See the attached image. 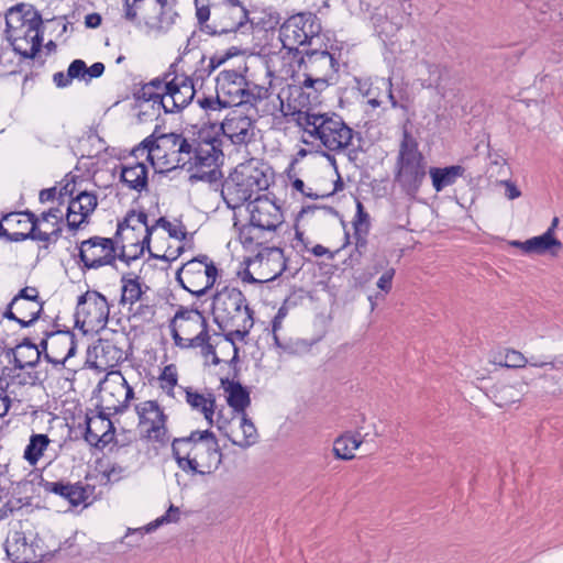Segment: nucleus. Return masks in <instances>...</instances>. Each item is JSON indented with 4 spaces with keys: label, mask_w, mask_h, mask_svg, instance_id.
<instances>
[{
    "label": "nucleus",
    "mask_w": 563,
    "mask_h": 563,
    "mask_svg": "<svg viewBox=\"0 0 563 563\" xmlns=\"http://www.w3.org/2000/svg\"><path fill=\"white\" fill-rule=\"evenodd\" d=\"M280 111L285 117H291V121L303 131L311 141L303 139L305 143L314 141L330 152H341L347 148L353 139V130L335 113L314 112L309 104L310 100H299L297 106H287L278 95Z\"/></svg>",
    "instance_id": "1"
},
{
    "label": "nucleus",
    "mask_w": 563,
    "mask_h": 563,
    "mask_svg": "<svg viewBox=\"0 0 563 563\" xmlns=\"http://www.w3.org/2000/svg\"><path fill=\"white\" fill-rule=\"evenodd\" d=\"M172 451L178 467L186 473L210 474L222 462L218 440L210 430H196L188 437L174 439Z\"/></svg>",
    "instance_id": "2"
},
{
    "label": "nucleus",
    "mask_w": 563,
    "mask_h": 563,
    "mask_svg": "<svg viewBox=\"0 0 563 563\" xmlns=\"http://www.w3.org/2000/svg\"><path fill=\"white\" fill-rule=\"evenodd\" d=\"M268 187L269 178L264 164L257 158H251L239 164L223 181L221 196L228 208L236 209Z\"/></svg>",
    "instance_id": "3"
},
{
    "label": "nucleus",
    "mask_w": 563,
    "mask_h": 563,
    "mask_svg": "<svg viewBox=\"0 0 563 563\" xmlns=\"http://www.w3.org/2000/svg\"><path fill=\"white\" fill-rule=\"evenodd\" d=\"M339 62L328 51L307 49L299 59V68L302 70V80L299 87H295L292 93H298L299 100H307L310 92H320L334 82L339 71Z\"/></svg>",
    "instance_id": "4"
},
{
    "label": "nucleus",
    "mask_w": 563,
    "mask_h": 563,
    "mask_svg": "<svg viewBox=\"0 0 563 563\" xmlns=\"http://www.w3.org/2000/svg\"><path fill=\"white\" fill-rule=\"evenodd\" d=\"M147 153L152 165L161 170L186 169L190 163V140L178 133L152 134L142 142V148L135 152Z\"/></svg>",
    "instance_id": "5"
},
{
    "label": "nucleus",
    "mask_w": 563,
    "mask_h": 563,
    "mask_svg": "<svg viewBox=\"0 0 563 563\" xmlns=\"http://www.w3.org/2000/svg\"><path fill=\"white\" fill-rule=\"evenodd\" d=\"M428 172V163L418 148L417 140L405 130L396 159L395 183L406 195L415 197Z\"/></svg>",
    "instance_id": "6"
},
{
    "label": "nucleus",
    "mask_w": 563,
    "mask_h": 563,
    "mask_svg": "<svg viewBox=\"0 0 563 563\" xmlns=\"http://www.w3.org/2000/svg\"><path fill=\"white\" fill-rule=\"evenodd\" d=\"M7 34L15 53L24 58H34L42 45L38 12L22 13L20 7L12 8L5 15Z\"/></svg>",
    "instance_id": "7"
},
{
    "label": "nucleus",
    "mask_w": 563,
    "mask_h": 563,
    "mask_svg": "<svg viewBox=\"0 0 563 563\" xmlns=\"http://www.w3.org/2000/svg\"><path fill=\"white\" fill-rule=\"evenodd\" d=\"M154 228L147 223L144 211H131L122 222H119L114 242L119 252V260L130 263L150 249L151 234Z\"/></svg>",
    "instance_id": "8"
},
{
    "label": "nucleus",
    "mask_w": 563,
    "mask_h": 563,
    "mask_svg": "<svg viewBox=\"0 0 563 563\" xmlns=\"http://www.w3.org/2000/svg\"><path fill=\"white\" fill-rule=\"evenodd\" d=\"M0 236L12 242L30 239L48 244L59 239V228L42 231L37 228L36 216L32 211L11 212L0 221Z\"/></svg>",
    "instance_id": "9"
},
{
    "label": "nucleus",
    "mask_w": 563,
    "mask_h": 563,
    "mask_svg": "<svg viewBox=\"0 0 563 563\" xmlns=\"http://www.w3.org/2000/svg\"><path fill=\"white\" fill-rule=\"evenodd\" d=\"M177 14L168 7V0H125L124 18L135 22L137 18L144 24L158 32L168 30Z\"/></svg>",
    "instance_id": "10"
},
{
    "label": "nucleus",
    "mask_w": 563,
    "mask_h": 563,
    "mask_svg": "<svg viewBox=\"0 0 563 563\" xmlns=\"http://www.w3.org/2000/svg\"><path fill=\"white\" fill-rule=\"evenodd\" d=\"M217 277L218 268L207 255L189 260L176 273V279L181 287L197 297L211 289Z\"/></svg>",
    "instance_id": "11"
},
{
    "label": "nucleus",
    "mask_w": 563,
    "mask_h": 563,
    "mask_svg": "<svg viewBox=\"0 0 563 563\" xmlns=\"http://www.w3.org/2000/svg\"><path fill=\"white\" fill-rule=\"evenodd\" d=\"M212 314L214 322L223 331L234 321L253 317L243 292L234 287H223L213 296Z\"/></svg>",
    "instance_id": "12"
},
{
    "label": "nucleus",
    "mask_w": 563,
    "mask_h": 563,
    "mask_svg": "<svg viewBox=\"0 0 563 563\" xmlns=\"http://www.w3.org/2000/svg\"><path fill=\"white\" fill-rule=\"evenodd\" d=\"M109 313L107 298L97 290H87L78 297L75 323L85 332L98 331L107 325Z\"/></svg>",
    "instance_id": "13"
},
{
    "label": "nucleus",
    "mask_w": 563,
    "mask_h": 563,
    "mask_svg": "<svg viewBox=\"0 0 563 563\" xmlns=\"http://www.w3.org/2000/svg\"><path fill=\"white\" fill-rule=\"evenodd\" d=\"M320 32L321 24L316 14L298 13L287 19L280 26L279 38L283 47L291 52L300 45L311 44L312 38Z\"/></svg>",
    "instance_id": "14"
},
{
    "label": "nucleus",
    "mask_w": 563,
    "mask_h": 563,
    "mask_svg": "<svg viewBox=\"0 0 563 563\" xmlns=\"http://www.w3.org/2000/svg\"><path fill=\"white\" fill-rule=\"evenodd\" d=\"M34 536V526L29 519H16L4 542L9 559L14 563H33L37 560L33 543L29 541Z\"/></svg>",
    "instance_id": "15"
},
{
    "label": "nucleus",
    "mask_w": 563,
    "mask_h": 563,
    "mask_svg": "<svg viewBox=\"0 0 563 563\" xmlns=\"http://www.w3.org/2000/svg\"><path fill=\"white\" fill-rule=\"evenodd\" d=\"M196 89L194 79L174 70V76L165 85V96H161L159 107L166 113H176L186 108L195 98Z\"/></svg>",
    "instance_id": "16"
},
{
    "label": "nucleus",
    "mask_w": 563,
    "mask_h": 563,
    "mask_svg": "<svg viewBox=\"0 0 563 563\" xmlns=\"http://www.w3.org/2000/svg\"><path fill=\"white\" fill-rule=\"evenodd\" d=\"M221 157L222 151L219 140H190V163L186 165V169L191 172L202 167H212L209 172L191 174L190 180L209 179L210 175L216 173V167Z\"/></svg>",
    "instance_id": "17"
},
{
    "label": "nucleus",
    "mask_w": 563,
    "mask_h": 563,
    "mask_svg": "<svg viewBox=\"0 0 563 563\" xmlns=\"http://www.w3.org/2000/svg\"><path fill=\"white\" fill-rule=\"evenodd\" d=\"M289 57L273 56L264 65L266 77L268 78L267 85L254 84L247 80V92L243 97V103L254 104L257 101L267 99L271 96L274 79H287L292 77L294 69L288 62Z\"/></svg>",
    "instance_id": "18"
},
{
    "label": "nucleus",
    "mask_w": 563,
    "mask_h": 563,
    "mask_svg": "<svg viewBox=\"0 0 563 563\" xmlns=\"http://www.w3.org/2000/svg\"><path fill=\"white\" fill-rule=\"evenodd\" d=\"M247 66L241 63L232 68L222 69L216 78V93L232 106L243 104V97L247 92Z\"/></svg>",
    "instance_id": "19"
},
{
    "label": "nucleus",
    "mask_w": 563,
    "mask_h": 563,
    "mask_svg": "<svg viewBox=\"0 0 563 563\" xmlns=\"http://www.w3.org/2000/svg\"><path fill=\"white\" fill-rule=\"evenodd\" d=\"M118 247L113 239L92 236L80 243L79 258L86 269H96L113 265L119 258Z\"/></svg>",
    "instance_id": "20"
},
{
    "label": "nucleus",
    "mask_w": 563,
    "mask_h": 563,
    "mask_svg": "<svg viewBox=\"0 0 563 563\" xmlns=\"http://www.w3.org/2000/svg\"><path fill=\"white\" fill-rule=\"evenodd\" d=\"M140 426L146 427L145 438L150 441L165 443L167 438V416L156 400H146L135 406Z\"/></svg>",
    "instance_id": "21"
},
{
    "label": "nucleus",
    "mask_w": 563,
    "mask_h": 563,
    "mask_svg": "<svg viewBox=\"0 0 563 563\" xmlns=\"http://www.w3.org/2000/svg\"><path fill=\"white\" fill-rule=\"evenodd\" d=\"M217 427L232 444L241 449H247L258 441L257 430L246 412L229 421L218 419Z\"/></svg>",
    "instance_id": "22"
},
{
    "label": "nucleus",
    "mask_w": 563,
    "mask_h": 563,
    "mask_svg": "<svg viewBox=\"0 0 563 563\" xmlns=\"http://www.w3.org/2000/svg\"><path fill=\"white\" fill-rule=\"evenodd\" d=\"M221 131L233 145H247L255 137V121L242 110L234 109L221 122Z\"/></svg>",
    "instance_id": "23"
},
{
    "label": "nucleus",
    "mask_w": 563,
    "mask_h": 563,
    "mask_svg": "<svg viewBox=\"0 0 563 563\" xmlns=\"http://www.w3.org/2000/svg\"><path fill=\"white\" fill-rule=\"evenodd\" d=\"M249 266L258 275L261 283L274 280L286 269V258L279 247H263L253 258Z\"/></svg>",
    "instance_id": "24"
},
{
    "label": "nucleus",
    "mask_w": 563,
    "mask_h": 563,
    "mask_svg": "<svg viewBox=\"0 0 563 563\" xmlns=\"http://www.w3.org/2000/svg\"><path fill=\"white\" fill-rule=\"evenodd\" d=\"M250 223L261 231H275L284 221L280 208L266 196H257L247 205Z\"/></svg>",
    "instance_id": "25"
},
{
    "label": "nucleus",
    "mask_w": 563,
    "mask_h": 563,
    "mask_svg": "<svg viewBox=\"0 0 563 563\" xmlns=\"http://www.w3.org/2000/svg\"><path fill=\"white\" fill-rule=\"evenodd\" d=\"M217 32L225 34L238 31L249 21V12L239 0H224L213 5Z\"/></svg>",
    "instance_id": "26"
},
{
    "label": "nucleus",
    "mask_w": 563,
    "mask_h": 563,
    "mask_svg": "<svg viewBox=\"0 0 563 563\" xmlns=\"http://www.w3.org/2000/svg\"><path fill=\"white\" fill-rule=\"evenodd\" d=\"M170 325L180 331L184 335L192 338L199 336L203 341V336L209 332L208 322L205 316L196 309L178 310Z\"/></svg>",
    "instance_id": "27"
},
{
    "label": "nucleus",
    "mask_w": 563,
    "mask_h": 563,
    "mask_svg": "<svg viewBox=\"0 0 563 563\" xmlns=\"http://www.w3.org/2000/svg\"><path fill=\"white\" fill-rule=\"evenodd\" d=\"M76 335L71 331L51 332V350L45 360L54 365H64L76 352Z\"/></svg>",
    "instance_id": "28"
},
{
    "label": "nucleus",
    "mask_w": 563,
    "mask_h": 563,
    "mask_svg": "<svg viewBox=\"0 0 563 563\" xmlns=\"http://www.w3.org/2000/svg\"><path fill=\"white\" fill-rule=\"evenodd\" d=\"M133 397V388L122 377L121 382L110 384L103 389L101 401L108 413H119L128 408V404Z\"/></svg>",
    "instance_id": "29"
},
{
    "label": "nucleus",
    "mask_w": 563,
    "mask_h": 563,
    "mask_svg": "<svg viewBox=\"0 0 563 563\" xmlns=\"http://www.w3.org/2000/svg\"><path fill=\"white\" fill-rule=\"evenodd\" d=\"M86 423L85 440L89 444L98 446L101 443L104 446L112 440L113 426L104 412L92 418L87 417Z\"/></svg>",
    "instance_id": "30"
},
{
    "label": "nucleus",
    "mask_w": 563,
    "mask_h": 563,
    "mask_svg": "<svg viewBox=\"0 0 563 563\" xmlns=\"http://www.w3.org/2000/svg\"><path fill=\"white\" fill-rule=\"evenodd\" d=\"M120 178L122 183L130 189L142 192L147 189L148 169L144 163L135 162L133 164H124L121 166Z\"/></svg>",
    "instance_id": "31"
},
{
    "label": "nucleus",
    "mask_w": 563,
    "mask_h": 563,
    "mask_svg": "<svg viewBox=\"0 0 563 563\" xmlns=\"http://www.w3.org/2000/svg\"><path fill=\"white\" fill-rule=\"evenodd\" d=\"M221 386L227 394L228 405L238 413H245L246 408L251 404L250 393L241 383L230 380L229 378L221 379Z\"/></svg>",
    "instance_id": "32"
},
{
    "label": "nucleus",
    "mask_w": 563,
    "mask_h": 563,
    "mask_svg": "<svg viewBox=\"0 0 563 563\" xmlns=\"http://www.w3.org/2000/svg\"><path fill=\"white\" fill-rule=\"evenodd\" d=\"M45 489L64 497L71 506H78L88 498L87 487L79 483L51 482L45 484Z\"/></svg>",
    "instance_id": "33"
},
{
    "label": "nucleus",
    "mask_w": 563,
    "mask_h": 563,
    "mask_svg": "<svg viewBox=\"0 0 563 563\" xmlns=\"http://www.w3.org/2000/svg\"><path fill=\"white\" fill-rule=\"evenodd\" d=\"M14 352V367L11 372L23 371L25 367H34L42 356V350L36 347L30 339H24L16 345Z\"/></svg>",
    "instance_id": "34"
},
{
    "label": "nucleus",
    "mask_w": 563,
    "mask_h": 563,
    "mask_svg": "<svg viewBox=\"0 0 563 563\" xmlns=\"http://www.w3.org/2000/svg\"><path fill=\"white\" fill-rule=\"evenodd\" d=\"M464 167L461 165H452L446 167H430L428 174L430 175L432 187L437 192L442 191L444 188L452 186L456 180L464 175Z\"/></svg>",
    "instance_id": "35"
},
{
    "label": "nucleus",
    "mask_w": 563,
    "mask_h": 563,
    "mask_svg": "<svg viewBox=\"0 0 563 563\" xmlns=\"http://www.w3.org/2000/svg\"><path fill=\"white\" fill-rule=\"evenodd\" d=\"M186 401L189 406L200 411L210 426L213 424V415L216 410V397L211 391L200 394L191 388H186Z\"/></svg>",
    "instance_id": "36"
},
{
    "label": "nucleus",
    "mask_w": 563,
    "mask_h": 563,
    "mask_svg": "<svg viewBox=\"0 0 563 563\" xmlns=\"http://www.w3.org/2000/svg\"><path fill=\"white\" fill-rule=\"evenodd\" d=\"M11 308H14L16 313L20 317L19 324L22 328L30 327L33 324L42 309H43V301H23L21 299H12L11 300Z\"/></svg>",
    "instance_id": "37"
},
{
    "label": "nucleus",
    "mask_w": 563,
    "mask_h": 563,
    "mask_svg": "<svg viewBox=\"0 0 563 563\" xmlns=\"http://www.w3.org/2000/svg\"><path fill=\"white\" fill-rule=\"evenodd\" d=\"M362 444L358 435L344 433L334 440L332 452L338 460L350 461L355 457L354 451Z\"/></svg>",
    "instance_id": "38"
},
{
    "label": "nucleus",
    "mask_w": 563,
    "mask_h": 563,
    "mask_svg": "<svg viewBox=\"0 0 563 563\" xmlns=\"http://www.w3.org/2000/svg\"><path fill=\"white\" fill-rule=\"evenodd\" d=\"M88 67L82 59H75L68 66L67 73L58 71L53 75L54 84L59 88L69 86L73 79L88 81L87 79Z\"/></svg>",
    "instance_id": "39"
},
{
    "label": "nucleus",
    "mask_w": 563,
    "mask_h": 563,
    "mask_svg": "<svg viewBox=\"0 0 563 563\" xmlns=\"http://www.w3.org/2000/svg\"><path fill=\"white\" fill-rule=\"evenodd\" d=\"M529 240V255L537 254L543 255L550 253L551 255H556L559 251L563 247L562 242L559 241L555 236L550 233H543L539 236H533Z\"/></svg>",
    "instance_id": "40"
},
{
    "label": "nucleus",
    "mask_w": 563,
    "mask_h": 563,
    "mask_svg": "<svg viewBox=\"0 0 563 563\" xmlns=\"http://www.w3.org/2000/svg\"><path fill=\"white\" fill-rule=\"evenodd\" d=\"M51 443L46 434H32L30 442L24 450V459L31 464L35 465L43 456L44 451Z\"/></svg>",
    "instance_id": "41"
},
{
    "label": "nucleus",
    "mask_w": 563,
    "mask_h": 563,
    "mask_svg": "<svg viewBox=\"0 0 563 563\" xmlns=\"http://www.w3.org/2000/svg\"><path fill=\"white\" fill-rule=\"evenodd\" d=\"M254 319L253 317L241 319L240 321H234L229 325L230 330L225 335V340L229 341L234 350L233 360L238 357V347L235 346L234 340L243 341L245 336L250 333V330L253 328Z\"/></svg>",
    "instance_id": "42"
},
{
    "label": "nucleus",
    "mask_w": 563,
    "mask_h": 563,
    "mask_svg": "<svg viewBox=\"0 0 563 563\" xmlns=\"http://www.w3.org/2000/svg\"><path fill=\"white\" fill-rule=\"evenodd\" d=\"M122 288H121V299L120 302L122 305H133L139 301L142 297V287L137 277H128L122 276L121 278Z\"/></svg>",
    "instance_id": "43"
},
{
    "label": "nucleus",
    "mask_w": 563,
    "mask_h": 563,
    "mask_svg": "<svg viewBox=\"0 0 563 563\" xmlns=\"http://www.w3.org/2000/svg\"><path fill=\"white\" fill-rule=\"evenodd\" d=\"M493 393V399L499 407L511 405L520 399V391L512 385L500 384L496 385Z\"/></svg>",
    "instance_id": "44"
},
{
    "label": "nucleus",
    "mask_w": 563,
    "mask_h": 563,
    "mask_svg": "<svg viewBox=\"0 0 563 563\" xmlns=\"http://www.w3.org/2000/svg\"><path fill=\"white\" fill-rule=\"evenodd\" d=\"M68 203L78 209V211H82L87 216H90L97 208L98 200L93 192L81 190L76 195V197L71 198Z\"/></svg>",
    "instance_id": "45"
},
{
    "label": "nucleus",
    "mask_w": 563,
    "mask_h": 563,
    "mask_svg": "<svg viewBox=\"0 0 563 563\" xmlns=\"http://www.w3.org/2000/svg\"><path fill=\"white\" fill-rule=\"evenodd\" d=\"M96 350H100V354H97V357L104 361V365L112 367L122 358V351L106 341L102 342Z\"/></svg>",
    "instance_id": "46"
},
{
    "label": "nucleus",
    "mask_w": 563,
    "mask_h": 563,
    "mask_svg": "<svg viewBox=\"0 0 563 563\" xmlns=\"http://www.w3.org/2000/svg\"><path fill=\"white\" fill-rule=\"evenodd\" d=\"M496 363L508 368H523L530 363V361H528L520 351L506 349L504 352V360Z\"/></svg>",
    "instance_id": "47"
},
{
    "label": "nucleus",
    "mask_w": 563,
    "mask_h": 563,
    "mask_svg": "<svg viewBox=\"0 0 563 563\" xmlns=\"http://www.w3.org/2000/svg\"><path fill=\"white\" fill-rule=\"evenodd\" d=\"M197 103L201 109L206 111L208 115H211L213 112L221 111L222 109L231 107L228 103V101L221 98V96L218 93L216 95V97L198 98Z\"/></svg>",
    "instance_id": "48"
},
{
    "label": "nucleus",
    "mask_w": 563,
    "mask_h": 563,
    "mask_svg": "<svg viewBox=\"0 0 563 563\" xmlns=\"http://www.w3.org/2000/svg\"><path fill=\"white\" fill-rule=\"evenodd\" d=\"M234 54H232L230 51L225 52L223 54H214L212 55L207 66L202 70H197L195 75L197 78H203V75L210 76L217 68L224 65L231 57H233Z\"/></svg>",
    "instance_id": "49"
},
{
    "label": "nucleus",
    "mask_w": 563,
    "mask_h": 563,
    "mask_svg": "<svg viewBox=\"0 0 563 563\" xmlns=\"http://www.w3.org/2000/svg\"><path fill=\"white\" fill-rule=\"evenodd\" d=\"M161 386L166 389L168 394L174 389L178 382L177 367L174 364L166 365L159 376Z\"/></svg>",
    "instance_id": "50"
},
{
    "label": "nucleus",
    "mask_w": 563,
    "mask_h": 563,
    "mask_svg": "<svg viewBox=\"0 0 563 563\" xmlns=\"http://www.w3.org/2000/svg\"><path fill=\"white\" fill-rule=\"evenodd\" d=\"M88 218L85 212L78 211L70 203L67 207L66 221L69 230L75 231L80 228L81 224L88 223Z\"/></svg>",
    "instance_id": "51"
},
{
    "label": "nucleus",
    "mask_w": 563,
    "mask_h": 563,
    "mask_svg": "<svg viewBox=\"0 0 563 563\" xmlns=\"http://www.w3.org/2000/svg\"><path fill=\"white\" fill-rule=\"evenodd\" d=\"M353 229L357 232H368L371 227L369 214L365 211V208L361 201L356 202V214L353 220Z\"/></svg>",
    "instance_id": "52"
},
{
    "label": "nucleus",
    "mask_w": 563,
    "mask_h": 563,
    "mask_svg": "<svg viewBox=\"0 0 563 563\" xmlns=\"http://www.w3.org/2000/svg\"><path fill=\"white\" fill-rule=\"evenodd\" d=\"M170 332L175 345L180 349H195L198 347L199 344H201V339L199 336H186L173 325H170Z\"/></svg>",
    "instance_id": "53"
},
{
    "label": "nucleus",
    "mask_w": 563,
    "mask_h": 563,
    "mask_svg": "<svg viewBox=\"0 0 563 563\" xmlns=\"http://www.w3.org/2000/svg\"><path fill=\"white\" fill-rule=\"evenodd\" d=\"M179 516H180L179 508L172 505L164 516H162V517L157 518L155 521L148 523L145 528V531L151 532L163 523L177 522L179 520Z\"/></svg>",
    "instance_id": "54"
},
{
    "label": "nucleus",
    "mask_w": 563,
    "mask_h": 563,
    "mask_svg": "<svg viewBox=\"0 0 563 563\" xmlns=\"http://www.w3.org/2000/svg\"><path fill=\"white\" fill-rule=\"evenodd\" d=\"M280 327V320L279 316L275 317L273 321V333H274V341L275 344L280 347L283 351L289 353V354H296L300 352L306 345L303 343H295V344H284L280 342L278 335H277V329Z\"/></svg>",
    "instance_id": "55"
},
{
    "label": "nucleus",
    "mask_w": 563,
    "mask_h": 563,
    "mask_svg": "<svg viewBox=\"0 0 563 563\" xmlns=\"http://www.w3.org/2000/svg\"><path fill=\"white\" fill-rule=\"evenodd\" d=\"M258 228H255L250 223L241 229L239 240L245 247H249L258 239Z\"/></svg>",
    "instance_id": "56"
},
{
    "label": "nucleus",
    "mask_w": 563,
    "mask_h": 563,
    "mask_svg": "<svg viewBox=\"0 0 563 563\" xmlns=\"http://www.w3.org/2000/svg\"><path fill=\"white\" fill-rule=\"evenodd\" d=\"M76 191V179L75 176L66 175L62 180L60 188L58 190V198L64 199L65 197L73 198Z\"/></svg>",
    "instance_id": "57"
},
{
    "label": "nucleus",
    "mask_w": 563,
    "mask_h": 563,
    "mask_svg": "<svg viewBox=\"0 0 563 563\" xmlns=\"http://www.w3.org/2000/svg\"><path fill=\"white\" fill-rule=\"evenodd\" d=\"M161 96H165V92L155 91V89H153L147 82L141 88L139 98L145 101H152L153 104H157L159 107Z\"/></svg>",
    "instance_id": "58"
},
{
    "label": "nucleus",
    "mask_w": 563,
    "mask_h": 563,
    "mask_svg": "<svg viewBox=\"0 0 563 563\" xmlns=\"http://www.w3.org/2000/svg\"><path fill=\"white\" fill-rule=\"evenodd\" d=\"M210 339H211V336H210V334L208 332L207 335L203 336V341L200 342L201 344H199L198 347L201 349V354H202L203 357L207 358V357L211 356L212 357V363L214 365H218L220 363V358L217 356L216 349L210 343Z\"/></svg>",
    "instance_id": "59"
},
{
    "label": "nucleus",
    "mask_w": 563,
    "mask_h": 563,
    "mask_svg": "<svg viewBox=\"0 0 563 563\" xmlns=\"http://www.w3.org/2000/svg\"><path fill=\"white\" fill-rule=\"evenodd\" d=\"M176 64H172L169 70L164 74L163 78H155L148 82L151 87L155 89V91L165 92V85L167 84V80H170V78L174 76V70H176Z\"/></svg>",
    "instance_id": "60"
},
{
    "label": "nucleus",
    "mask_w": 563,
    "mask_h": 563,
    "mask_svg": "<svg viewBox=\"0 0 563 563\" xmlns=\"http://www.w3.org/2000/svg\"><path fill=\"white\" fill-rule=\"evenodd\" d=\"M395 268H387L377 280V287L386 294L390 291L393 278L395 276Z\"/></svg>",
    "instance_id": "61"
},
{
    "label": "nucleus",
    "mask_w": 563,
    "mask_h": 563,
    "mask_svg": "<svg viewBox=\"0 0 563 563\" xmlns=\"http://www.w3.org/2000/svg\"><path fill=\"white\" fill-rule=\"evenodd\" d=\"M529 365L532 367L548 368L551 371H563V360L558 357H554L552 361L549 362H539L534 358H531Z\"/></svg>",
    "instance_id": "62"
},
{
    "label": "nucleus",
    "mask_w": 563,
    "mask_h": 563,
    "mask_svg": "<svg viewBox=\"0 0 563 563\" xmlns=\"http://www.w3.org/2000/svg\"><path fill=\"white\" fill-rule=\"evenodd\" d=\"M9 376L13 384L25 385L34 384L36 376L31 373H23L22 371H15L9 373Z\"/></svg>",
    "instance_id": "63"
},
{
    "label": "nucleus",
    "mask_w": 563,
    "mask_h": 563,
    "mask_svg": "<svg viewBox=\"0 0 563 563\" xmlns=\"http://www.w3.org/2000/svg\"><path fill=\"white\" fill-rule=\"evenodd\" d=\"M13 299H21L23 301H42L38 297V291L35 287H25L19 291Z\"/></svg>",
    "instance_id": "64"
}]
</instances>
